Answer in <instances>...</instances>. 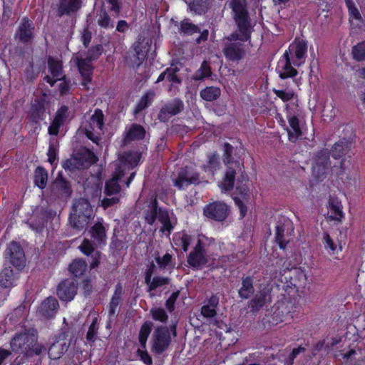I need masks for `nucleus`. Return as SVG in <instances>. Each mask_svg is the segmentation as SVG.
I'll list each match as a JSON object with an SVG mask.
<instances>
[{
  "label": "nucleus",
  "instance_id": "ea45409f",
  "mask_svg": "<svg viewBox=\"0 0 365 365\" xmlns=\"http://www.w3.org/2000/svg\"><path fill=\"white\" fill-rule=\"evenodd\" d=\"M96 19L98 25L102 29H113L114 26L113 21L111 20L106 9L103 7L96 11Z\"/></svg>",
  "mask_w": 365,
  "mask_h": 365
},
{
  "label": "nucleus",
  "instance_id": "4be33fe9",
  "mask_svg": "<svg viewBox=\"0 0 365 365\" xmlns=\"http://www.w3.org/2000/svg\"><path fill=\"white\" fill-rule=\"evenodd\" d=\"M255 277L254 275H243L241 278V286L238 289V296L241 299L245 300L251 298L255 294Z\"/></svg>",
  "mask_w": 365,
  "mask_h": 365
},
{
  "label": "nucleus",
  "instance_id": "393cba45",
  "mask_svg": "<svg viewBox=\"0 0 365 365\" xmlns=\"http://www.w3.org/2000/svg\"><path fill=\"white\" fill-rule=\"evenodd\" d=\"M52 192L58 197L66 198L71 196L72 189L70 183L59 175L53 182Z\"/></svg>",
  "mask_w": 365,
  "mask_h": 365
},
{
  "label": "nucleus",
  "instance_id": "79ce46f5",
  "mask_svg": "<svg viewBox=\"0 0 365 365\" xmlns=\"http://www.w3.org/2000/svg\"><path fill=\"white\" fill-rule=\"evenodd\" d=\"M179 32L184 36H191L194 34L200 33V28L191 22L188 19H185L180 22Z\"/></svg>",
  "mask_w": 365,
  "mask_h": 365
},
{
  "label": "nucleus",
  "instance_id": "0eeeda50",
  "mask_svg": "<svg viewBox=\"0 0 365 365\" xmlns=\"http://www.w3.org/2000/svg\"><path fill=\"white\" fill-rule=\"evenodd\" d=\"M104 126V115L101 109H96L90 118L88 125L85 127V134L88 139L98 144L100 135Z\"/></svg>",
  "mask_w": 365,
  "mask_h": 365
},
{
  "label": "nucleus",
  "instance_id": "052dcab7",
  "mask_svg": "<svg viewBox=\"0 0 365 365\" xmlns=\"http://www.w3.org/2000/svg\"><path fill=\"white\" fill-rule=\"evenodd\" d=\"M274 93L282 99L284 102L292 100L294 96V93L292 90H277L273 89Z\"/></svg>",
  "mask_w": 365,
  "mask_h": 365
},
{
  "label": "nucleus",
  "instance_id": "603ef678",
  "mask_svg": "<svg viewBox=\"0 0 365 365\" xmlns=\"http://www.w3.org/2000/svg\"><path fill=\"white\" fill-rule=\"evenodd\" d=\"M237 191L239 193V195H240L243 200H247L249 198L250 193L249 187L245 184H244V182H247V176L245 175V180L242 182V180H239V178H240V174H237Z\"/></svg>",
  "mask_w": 365,
  "mask_h": 365
},
{
  "label": "nucleus",
  "instance_id": "5701e85b",
  "mask_svg": "<svg viewBox=\"0 0 365 365\" xmlns=\"http://www.w3.org/2000/svg\"><path fill=\"white\" fill-rule=\"evenodd\" d=\"M124 175L125 173L122 170V167H118L115 169L112 178L106 182L104 192L107 196H111L119 193L120 190L119 182L121 180Z\"/></svg>",
  "mask_w": 365,
  "mask_h": 365
},
{
  "label": "nucleus",
  "instance_id": "6e6d98bb",
  "mask_svg": "<svg viewBox=\"0 0 365 365\" xmlns=\"http://www.w3.org/2000/svg\"><path fill=\"white\" fill-rule=\"evenodd\" d=\"M143 44V42L138 41L134 46L135 56L138 58V66L142 63L147 55L148 48Z\"/></svg>",
  "mask_w": 365,
  "mask_h": 365
},
{
  "label": "nucleus",
  "instance_id": "6ab92c4d",
  "mask_svg": "<svg viewBox=\"0 0 365 365\" xmlns=\"http://www.w3.org/2000/svg\"><path fill=\"white\" fill-rule=\"evenodd\" d=\"M58 302L55 297L45 299L37 309V314L43 319H51L55 317L58 309Z\"/></svg>",
  "mask_w": 365,
  "mask_h": 365
},
{
  "label": "nucleus",
  "instance_id": "0e129e2a",
  "mask_svg": "<svg viewBox=\"0 0 365 365\" xmlns=\"http://www.w3.org/2000/svg\"><path fill=\"white\" fill-rule=\"evenodd\" d=\"M323 243L324 248L329 252H334L335 251L336 245L327 232H324L323 235Z\"/></svg>",
  "mask_w": 365,
  "mask_h": 365
},
{
  "label": "nucleus",
  "instance_id": "f8f14e48",
  "mask_svg": "<svg viewBox=\"0 0 365 365\" xmlns=\"http://www.w3.org/2000/svg\"><path fill=\"white\" fill-rule=\"evenodd\" d=\"M188 264L195 269H201L208 262L205 245L200 240L187 256Z\"/></svg>",
  "mask_w": 365,
  "mask_h": 365
},
{
  "label": "nucleus",
  "instance_id": "473e14b6",
  "mask_svg": "<svg viewBox=\"0 0 365 365\" xmlns=\"http://www.w3.org/2000/svg\"><path fill=\"white\" fill-rule=\"evenodd\" d=\"M18 278V272H14L11 267H4L0 273V285L4 288L14 286Z\"/></svg>",
  "mask_w": 365,
  "mask_h": 365
},
{
  "label": "nucleus",
  "instance_id": "6e6552de",
  "mask_svg": "<svg viewBox=\"0 0 365 365\" xmlns=\"http://www.w3.org/2000/svg\"><path fill=\"white\" fill-rule=\"evenodd\" d=\"M151 351L156 354H161L166 351L171 343V336L168 327H156L152 335Z\"/></svg>",
  "mask_w": 365,
  "mask_h": 365
},
{
  "label": "nucleus",
  "instance_id": "4d7b16f0",
  "mask_svg": "<svg viewBox=\"0 0 365 365\" xmlns=\"http://www.w3.org/2000/svg\"><path fill=\"white\" fill-rule=\"evenodd\" d=\"M152 317L155 321L161 322H166L168 319V316L164 309L160 307H155L150 309Z\"/></svg>",
  "mask_w": 365,
  "mask_h": 365
},
{
  "label": "nucleus",
  "instance_id": "ddd939ff",
  "mask_svg": "<svg viewBox=\"0 0 365 365\" xmlns=\"http://www.w3.org/2000/svg\"><path fill=\"white\" fill-rule=\"evenodd\" d=\"M34 30L35 26L33 21L27 17H24L16 30L14 38L21 43L30 44L34 38Z\"/></svg>",
  "mask_w": 365,
  "mask_h": 365
},
{
  "label": "nucleus",
  "instance_id": "dca6fc26",
  "mask_svg": "<svg viewBox=\"0 0 365 365\" xmlns=\"http://www.w3.org/2000/svg\"><path fill=\"white\" fill-rule=\"evenodd\" d=\"M293 231V225L290 220H284L283 222H277L275 240L281 249L284 250L286 248Z\"/></svg>",
  "mask_w": 365,
  "mask_h": 365
},
{
  "label": "nucleus",
  "instance_id": "a19ab883",
  "mask_svg": "<svg viewBox=\"0 0 365 365\" xmlns=\"http://www.w3.org/2000/svg\"><path fill=\"white\" fill-rule=\"evenodd\" d=\"M267 300V294L264 291L259 292V293L256 294L255 297L249 302V307L251 309V311H259L264 306Z\"/></svg>",
  "mask_w": 365,
  "mask_h": 365
},
{
  "label": "nucleus",
  "instance_id": "bf43d9fd",
  "mask_svg": "<svg viewBox=\"0 0 365 365\" xmlns=\"http://www.w3.org/2000/svg\"><path fill=\"white\" fill-rule=\"evenodd\" d=\"M103 51V47L101 44L91 47L86 53V58L91 61H95L99 58Z\"/></svg>",
  "mask_w": 365,
  "mask_h": 365
},
{
  "label": "nucleus",
  "instance_id": "5fc2aeb1",
  "mask_svg": "<svg viewBox=\"0 0 365 365\" xmlns=\"http://www.w3.org/2000/svg\"><path fill=\"white\" fill-rule=\"evenodd\" d=\"M46 222L47 221L44 217V215H41L36 219L28 222V224L33 230L37 232H41L44 229Z\"/></svg>",
  "mask_w": 365,
  "mask_h": 365
},
{
  "label": "nucleus",
  "instance_id": "f3484780",
  "mask_svg": "<svg viewBox=\"0 0 365 365\" xmlns=\"http://www.w3.org/2000/svg\"><path fill=\"white\" fill-rule=\"evenodd\" d=\"M78 284L74 279H66L61 281L56 289V294L61 301L70 302L77 294Z\"/></svg>",
  "mask_w": 365,
  "mask_h": 365
},
{
  "label": "nucleus",
  "instance_id": "09e8293b",
  "mask_svg": "<svg viewBox=\"0 0 365 365\" xmlns=\"http://www.w3.org/2000/svg\"><path fill=\"white\" fill-rule=\"evenodd\" d=\"M155 96V93L153 91H148L145 93L138 103L135 108V113H138L146 108L152 103Z\"/></svg>",
  "mask_w": 365,
  "mask_h": 365
},
{
  "label": "nucleus",
  "instance_id": "1a4fd4ad",
  "mask_svg": "<svg viewBox=\"0 0 365 365\" xmlns=\"http://www.w3.org/2000/svg\"><path fill=\"white\" fill-rule=\"evenodd\" d=\"M201 182L200 174L194 168L185 166L181 168L174 180V185L179 190H184L191 185H199Z\"/></svg>",
  "mask_w": 365,
  "mask_h": 365
},
{
  "label": "nucleus",
  "instance_id": "b1692460",
  "mask_svg": "<svg viewBox=\"0 0 365 365\" xmlns=\"http://www.w3.org/2000/svg\"><path fill=\"white\" fill-rule=\"evenodd\" d=\"M330 152L320 150L315 156V165L313 166V172L318 178L323 176L329 163Z\"/></svg>",
  "mask_w": 365,
  "mask_h": 365
},
{
  "label": "nucleus",
  "instance_id": "774afa93",
  "mask_svg": "<svg viewBox=\"0 0 365 365\" xmlns=\"http://www.w3.org/2000/svg\"><path fill=\"white\" fill-rule=\"evenodd\" d=\"M68 107L63 106H61L58 110L54 118L63 123L64 121L68 118Z\"/></svg>",
  "mask_w": 365,
  "mask_h": 365
},
{
  "label": "nucleus",
  "instance_id": "412c9836",
  "mask_svg": "<svg viewBox=\"0 0 365 365\" xmlns=\"http://www.w3.org/2000/svg\"><path fill=\"white\" fill-rule=\"evenodd\" d=\"M48 65L52 75V78L49 76H46L44 78V80L53 86L56 81L61 80L65 76L62 71V63L58 59L49 56L48 58Z\"/></svg>",
  "mask_w": 365,
  "mask_h": 365
},
{
  "label": "nucleus",
  "instance_id": "7ed1b4c3",
  "mask_svg": "<svg viewBox=\"0 0 365 365\" xmlns=\"http://www.w3.org/2000/svg\"><path fill=\"white\" fill-rule=\"evenodd\" d=\"M37 331L34 328L26 329L23 331L16 334L10 341L12 351L15 353L22 354L26 356L34 354L38 355L43 347L37 341Z\"/></svg>",
  "mask_w": 365,
  "mask_h": 365
},
{
  "label": "nucleus",
  "instance_id": "72a5a7b5",
  "mask_svg": "<svg viewBox=\"0 0 365 365\" xmlns=\"http://www.w3.org/2000/svg\"><path fill=\"white\" fill-rule=\"evenodd\" d=\"M68 344L65 340H57L49 347L48 354L51 359L56 360L60 359L68 350Z\"/></svg>",
  "mask_w": 365,
  "mask_h": 365
},
{
  "label": "nucleus",
  "instance_id": "cd10ccee",
  "mask_svg": "<svg viewBox=\"0 0 365 365\" xmlns=\"http://www.w3.org/2000/svg\"><path fill=\"white\" fill-rule=\"evenodd\" d=\"M187 10L195 15L205 14L211 7V0H189L186 1Z\"/></svg>",
  "mask_w": 365,
  "mask_h": 365
},
{
  "label": "nucleus",
  "instance_id": "bb28decb",
  "mask_svg": "<svg viewBox=\"0 0 365 365\" xmlns=\"http://www.w3.org/2000/svg\"><path fill=\"white\" fill-rule=\"evenodd\" d=\"M93 61L89 58H77V65L81 73L83 81L82 85L86 86V85L91 81V74L93 71L92 62Z\"/></svg>",
  "mask_w": 365,
  "mask_h": 365
},
{
  "label": "nucleus",
  "instance_id": "37998d69",
  "mask_svg": "<svg viewBox=\"0 0 365 365\" xmlns=\"http://www.w3.org/2000/svg\"><path fill=\"white\" fill-rule=\"evenodd\" d=\"M68 269L75 277H81L87 269V263L81 259H76L70 264Z\"/></svg>",
  "mask_w": 365,
  "mask_h": 365
},
{
  "label": "nucleus",
  "instance_id": "c03bdc74",
  "mask_svg": "<svg viewBox=\"0 0 365 365\" xmlns=\"http://www.w3.org/2000/svg\"><path fill=\"white\" fill-rule=\"evenodd\" d=\"M45 108L44 105L39 101H35L31 106V119L33 122L37 123L44 118Z\"/></svg>",
  "mask_w": 365,
  "mask_h": 365
},
{
  "label": "nucleus",
  "instance_id": "7c9ffc66",
  "mask_svg": "<svg viewBox=\"0 0 365 365\" xmlns=\"http://www.w3.org/2000/svg\"><path fill=\"white\" fill-rule=\"evenodd\" d=\"M289 128H287L289 140L294 143L302 136V132L299 127L298 118L293 115L287 116Z\"/></svg>",
  "mask_w": 365,
  "mask_h": 365
},
{
  "label": "nucleus",
  "instance_id": "f257e3e1",
  "mask_svg": "<svg viewBox=\"0 0 365 365\" xmlns=\"http://www.w3.org/2000/svg\"><path fill=\"white\" fill-rule=\"evenodd\" d=\"M237 29L225 37L222 53L227 60L232 62H238L246 56L245 42L250 39L252 28L250 21L245 20L242 26L240 25L239 19H234Z\"/></svg>",
  "mask_w": 365,
  "mask_h": 365
},
{
  "label": "nucleus",
  "instance_id": "c9c22d12",
  "mask_svg": "<svg viewBox=\"0 0 365 365\" xmlns=\"http://www.w3.org/2000/svg\"><path fill=\"white\" fill-rule=\"evenodd\" d=\"M220 165L219 155L217 152L210 153L207 155V162L202 166V170L213 176L215 172L220 170Z\"/></svg>",
  "mask_w": 365,
  "mask_h": 365
},
{
  "label": "nucleus",
  "instance_id": "e2e57ef3",
  "mask_svg": "<svg viewBox=\"0 0 365 365\" xmlns=\"http://www.w3.org/2000/svg\"><path fill=\"white\" fill-rule=\"evenodd\" d=\"M98 329V324L97 323V319H94L91 324L90 325L88 332L86 334V339L89 341H94L96 339L97 332Z\"/></svg>",
  "mask_w": 365,
  "mask_h": 365
},
{
  "label": "nucleus",
  "instance_id": "8fccbe9b",
  "mask_svg": "<svg viewBox=\"0 0 365 365\" xmlns=\"http://www.w3.org/2000/svg\"><path fill=\"white\" fill-rule=\"evenodd\" d=\"M48 180L47 171L41 166H38L35 170L34 183L39 188L43 189L46 187Z\"/></svg>",
  "mask_w": 365,
  "mask_h": 365
},
{
  "label": "nucleus",
  "instance_id": "e433bc0d",
  "mask_svg": "<svg viewBox=\"0 0 365 365\" xmlns=\"http://www.w3.org/2000/svg\"><path fill=\"white\" fill-rule=\"evenodd\" d=\"M179 71L177 64H172L166 68V80L170 83L169 91L177 88L182 83V78L178 74Z\"/></svg>",
  "mask_w": 365,
  "mask_h": 365
},
{
  "label": "nucleus",
  "instance_id": "c85d7f7f",
  "mask_svg": "<svg viewBox=\"0 0 365 365\" xmlns=\"http://www.w3.org/2000/svg\"><path fill=\"white\" fill-rule=\"evenodd\" d=\"M70 214L86 215L88 217H94L93 208L89 201L85 198H79L75 200Z\"/></svg>",
  "mask_w": 365,
  "mask_h": 365
},
{
  "label": "nucleus",
  "instance_id": "20e7f679",
  "mask_svg": "<svg viewBox=\"0 0 365 365\" xmlns=\"http://www.w3.org/2000/svg\"><path fill=\"white\" fill-rule=\"evenodd\" d=\"M145 221L150 225H153L156 220L162 224L160 231L169 235L173 229L174 228L172 224L168 211L163 210L162 207L158 206V201L156 199L151 202L150 209L147 210L145 215Z\"/></svg>",
  "mask_w": 365,
  "mask_h": 365
},
{
  "label": "nucleus",
  "instance_id": "69168bd1",
  "mask_svg": "<svg viewBox=\"0 0 365 365\" xmlns=\"http://www.w3.org/2000/svg\"><path fill=\"white\" fill-rule=\"evenodd\" d=\"M180 294V291H176L172 293L169 298L165 302V307L167 309L172 312L175 309V304Z\"/></svg>",
  "mask_w": 365,
  "mask_h": 365
},
{
  "label": "nucleus",
  "instance_id": "423d86ee",
  "mask_svg": "<svg viewBox=\"0 0 365 365\" xmlns=\"http://www.w3.org/2000/svg\"><path fill=\"white\" fill-rule=\"evenodd\" d=\"M97 160L98 158L93 152L85 149L65 160L63 163V168L66 170L72 172L86 168L91 164L96 163Z\"/></svg>",
  "mask_w": 365,
  "mask_h": 365
},
{
  "label": "nucleus",
  "instance_id": "864d4df0",
  "mask_svg": "<svg viewBox=\"0 0 365 365\" xmlns=\"http://www.w3.org/2000/svg\"><path fill=\"white\" fill-rule=\"evenodd\" d=\"M351 53L357 61H365V42L357 43L352 48Z\"/></svg>",
  "mask_w": 365,
  "mask_h": 365
},
{
  "label": "nucleus",
  "instance_id": "338daca9",
  "mask_svg": "<svg viewBox=\"0 0 365 365\" xmlns=\"http://www.w3.org/2000/svg\"><path fill=\"white\" fill-rule=\"evenodd\" d=\"M94 245L93 241L85 239L79 247L83 254L90 255L94 250Z\"/></svg>",
  "mask_w": 365,
  "mask_h": 365
},
{
  "label": "nucleus",
  "instance_id": "f03ea898",
  "mask_svg": "<svg viewBox=\"0 0 365 365\" xmlns=\"http://www.w3.org/2000/svg\"><path fill=\"white\" fill-rule=\"evenodd\" d=\"M222 161L226 170L219 186L222 192H225L233 189L237 174H240V181L242 182L245 178L243 163L233 159L234 147L228 143H225L222 145Z\"/></svg>",
  "mask_w": 365,
  "mask_h": 365
},
{
  "label": "nucleus",
  "instance_id": "a211bd4d",
  "mask_svg": "<svg viewBox=\"0 0 365 365\" xmlns=\"http://www.w3.org/2000/svg\"><path fill=\"white\" fill-rule=\"evenodd\" d=\"M145 129L143 125L138 123H132L126 127L124 131L122 144L125 146L132 141L141 140L145 138Z\"/></svg>",
  "mask_w": 365,
  "mask_h": 365
},
{
  "label": "nucleus",
  "instance_id": "3c124183",
  "mask_svg": "<svg viewBox=\"0 0 365 365\" xmlns=\"http://www.w3.org/2000/svg\"><path fill=\"white\" fill-rule=\"evenodd\" d=\"M211 73L210 66L208 63L205 61L201 64L200 68L194 73L192 79L195 81L203 80L204 78L210 76Z\"/></svg>",
  "mask_w": 365,
  "mask_h": 365
},
{
  "label": "nucleus",
  "instance_id": "13d9d810",
  "mask_svg": "<svg viewBox=\"0 0 365 365\" xmlns=\"http://www.w3.org/2000/svg\"><path fill=\"white\" fill-rule=\"evenodd\" d=\"M172 258L173 257L170 254L166 253L163 257L158 256L155 257V260L160 269H166L167 267H173L171 264Z\"/></svg>",
  "mask_w": 365,
  "mask_h": 365
},
{
  "label": "nucleus",
  "instance_id": "a18cd8bd",
  "mask_svg": "<svg viewBox=\"0 0 365 365\" xmlns=\"http://www.w3.org/2000/svg\"><path fill=\"white\" fill-rule=\"evenodd\" d=\"M329 217L334 220H341L343 217L341 203L336 199H330L329 202Z\"/></svg>",
  "mask_w": 365,
  "mask_h": 365
},
{
  "label": "nucleus",
  "instance_id": "58836bf2",
  "mask_svg": "<svg viewBox=\"0 0 365 365\" xmlns=\"http://www.w3.org/2000/svg\"><path fill=\"white\" fill-rule=\"evenodd\" d=\"M93 217H88V215H81L76 214H70L69 222L71 226L76 230H82L85 229L88 223L92 220Z\"/></svg>",
  "mask_w": 365,
  "mask_h": 365
},
{
  "label": "nucleus",
  "instance_id": "4468645a",
  "mask_svg": "<svg viewBox=\"0 0 365 365\" xmlns=\"http://www.w3.org/2000/svg\"><path fill=\"white\" fill-rule=\"evenodd\" d=\"M5 255L6 258L9 259L10 263L18 269L25 267V254L19 243L14 241L10 242L5 251Z\"/></svg>",
  "mask_w": 365,
  "mask_h": 365
},
{
  "label": "nucleus",
  "instance_id": "de8ad7c7",
  "mask_svg": "<svg viewBox=\"0 0 365 365\" xmlns=\"http://www.w3.org/2000/svg\"><path fill=\"white\" fill-rule=\"evenodd\" d=\"M153 323L152 322H145L140 327L138 339L139 343L143 349L146 348L147 339L150 334Z\"/></svg>",
  "mask_w": 365,
  "mask_h": 365
},
{
  "label": "nucleus",
  "instance_id": "c756f323",
  "mask_svg": "<svg viewBox=\"0 0 365 365\" xmlns=\"http://www.w3.org/2000/svg\"><path fill=\"white\" fill-rule=\"evenodd\" d=\"M95 245H106L107 241L106 228L101 222L96 223L89 230Z\"/></svg>",
  "mask_w": 365,
  "mask_h": 365
},
{
  "label": "nucleus",
  "instance_id": "f704fd0d",
  "mask_svg": "<svg viewBox=\"0 0 365 365\" xmlns=\"http://www.w3.org/2000/svg\"><path fill=\"white\" fill-rule=\"evenodd\" d=\"M141 154L138 152L128 151L125 152L120 157V164L118 167H122V170L125 173V167L133 168L136 166L140 161Z\"/></svg>",
  "mask_w": 365,
  "mask_h": 365
},
{
  "label": "nucleus",
  "instance_id": "49530a36",
  "mask_svg": "<svg viewBox=\"0 0 365 365\" xmlns=\"http://www.w3.org/2000/svg\"><path fill=\"white\" fill-rule=\"evenodd\" d=\"M200 97L206 101H214L221 95V90L218 87L209 86L202 89L200 93Z\"/></svg>",
  "mask_w": 365,
  "mask_h": 365
},
{
  "label": "nucleus",
  "instance_id": "aec40b11",
  "mask_svg": "<svg viewBox=\"0 0 365 365\" xmlns=\"http://www.w3.org/2000/svg\"><path fill=\"white\" fill-rule=\"evenodd\" d=\"M230 7L232 9L234 19H239L240 25L243 26L245 20L250 21L247 10V0H231Z\"/></svg>",
  "mask_w": 365,
  "mask_h": 365
},
{
  "label": "nucleus",
  "instance_id": "2f4dec72",
  "mask_svg": "<svg viewBox=\"0 0 365 365\" xmlns=\"http://www.w3.org/2000/svg\"><path fill=\"white\" fill-rule=\"evenodd\" d=\"M292 65V61L289 57H284V59L279 62L277 69L281 78L294 77L297 74V71Z\"/></svg>",
  "mask_w": 365,
  "mask_h": 365
},
{
  "label": "nucleus",
  "instance_id": "9b49d317",
  "mask_svg": "<svg viewBox=\"0 0 365 365\" xmlns=\"http://www.w3.org/2000/svg\"><path fill=\"white\" fill-rule=\"evenodd\" d=\"M230 212V207L226 203L220 201L210 203L203 210V214L206 217L216 222L225 221Z\"/></svg>",
  "mask_w": 365,
  "mask_h": 365
},
{
  "label": "nucleus",
  "instance_id": "9d476101",
  "mask_svg": "<svg viewBox=\"0 0 365 365\" xmlns=\"http://www.w3.org/2000/svg\"><path fill=\"white\" fill-rule=\"evenodd\" d=\"M307 47V43L305 41L295 38L284 53L283 57H289L292 59L293 66H299L305 61Z\"/></svg>",
  "mask_w": 365,
  "mask_h": 365
},
{
  "label": "nucleus",
  "instance_id": "680f3d73",
  "mask_svg": "<svg viewBox=\"0 0 365 365\" xmlns=\"http://www.w3.org/2000/svg\"><path fill=\"white\" fill-rule=\"evenodd\" d=\"M170 279L164 277H155L150 285V292L156 289L158 287L168 284Z\"/></svg>",
  "mask_w": 365,
  "mask_h": 365
},
{
  "label": "nucleus",
  "instance_id": "4c0bfd02",
  "mask_svg": "<svg viewBox=\"0 0 365 365\" xmlns=\"http://www.w3.org/2000/svg\"><path fill=\"white\" fill-rule=\"evenodd\" d=\"M123 293V289L120 284L115 286L114 293L111 297L110 302L108 306V317L109 319L111 320L112 317L115 315L118 307L122 302L121 295Z\"/></svg>",
  "mask_w": 365,
  "mask_h": 365
},
{
  "label": "nucleus",
  "instance_id": "a878e982",
  "mask_svg": "<svg viewBox=\"0 0 365 365\" xmlns=\"http://www.w3.org/2000/svg\"><path fill=\"white\" fill-rule=\"evenodd\" d=\"M81 0H58L57 15L62 17L77 12L81 7Z\"/></svg>",
  "mask_w": 365,
  "mask_h": 365
},
{
  "label": "nucleus",
  "instance_id": "2eb2a0df",
  "mask_svg": "<svg viewBox=\"0 0 365 365\" xmlns=\"http://www.w3.org/2000/svg\"><path fill=\"white\" fill-rule=\"evenodd\" d=\"M185 108L183 101L180 98H173L167 101L160 108L158 118L160 122H167L168 120L179 113H180Z\"/></svg>",
  "mask_w": 365,
  "mask_h": 365
},
{
  "label": "nucleus",
  "instance_id": "39448f33",
  "mask_svg": "<svg viewBox=\"0 0 365 365\" xmlns=\"http://www.w3.org/2000/svg\"><path fill=\"white\" fill-rule=\"evenodd\" d=\"M356 135L351 127L344 130V136L336 142L330 150V154L334 159L341 158L348 155L355 147Z\"/></svg>",
  "mask_w": 365,
  "mask_h": 365
}]
</instances>
